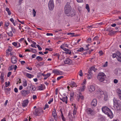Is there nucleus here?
Listing matches in <instances>:
<instances>
[{"label": "nucleus", "mask_w": 121, "mask_h": 121, "mask_svg": "<svg viewBox=\"0 0 121 121\" xmlns=\"http://www.w3.org/2000/svg\"><path fill=\"white\" fill-rule=\"evenodd\" d=\"M85 82H83V84L81 87L80 89H79V90L82 91H84L85 88Z\"/></svg>", "instance_id": "obj_16"}, {"label": "nucleus", "mask_w": 121, "mask_h": 121, "mask_svg": "<svg viewBox=\"0 0 121 121\" xmlns=\"http://www.w3.org/2000/svg\"><path fill=\"white\" fill-rule=\"evenodd\" d=\"M64 61L65 64H69L70 65L72 63V60L69 58H66Z\"/></svg>", "instance_id": "obj_10"}, {"label": "nucleus", "mask_w": 121, "mask_h": 121, "mask_svg": "<svg viewBox=\"0 0 121 121\" xmlns=\"http://www.w3.org/2000/svg\"><path fill=\"white\" fill-rule=\"evenodd\" d=\"M74 93L73 92H71L70 94V99L73 98L74 97Z\"/></svg>", "instance_id": "obj_25"}, {"label": "nucleus", "mask_w": 121, "mask_h": 121, "mask_svg": "<svg viewBox=\"0 0 121 121\" xmlns=\"http://www.w3.org/2000/svg\"><path fill=\"white\" fill-rule=\"evenodd\" d=\"M117 92L119 98L121 100V90L120 89L118 88L117 89Z\"/></svg>", "instance_id": "obj_15"}, {"label": "nucleus", "mask_w": 121, "mask_h": 121, "mask_svg": "<svg viewBox=\"0 0 121 121\" xmlns=\"http://www.w3.org/2000/svg\"><path fill=\"white\" fill-rule=\"evenodd\" d=\"M114 83L115 84H117L118 82V80L117 79H115L113 80Z\"/></svg>", "instance_id": "obj_50"}, {"label": "nucleus", "mask_w": 121, "mask_h": 121, "mask_svg": "<svg viewBox=\"0 0 121 121\" xmlns=\"http://www.w3.org/2000/svg\"><path fill=\"white\" fill-rule=\"evenodd\" d=\"M48 108V104H46L45 105V107L44 108V109L45 110L46 108Z\"/></svg>", "instance_id": "obj_63"}, {"label": "nucleus", "mask_w": 121, "mask_h": 121, "mask_svg": "<svg viewBox=\"0 0 121 121\" xmlns=\"http://www.w3.org/2000/svg\"><path fill=\"white\" fill-rule=\"evenodd\" d=\"M51 74V73H48L47 74H44L43 73L42 74V75L45 77L44 78V79L45 80L47 79L48 77H49L50 76Z\"/></svg>", "instance_id": "obj_18"}, {"label": "nucleus", "mask_w": 121, "mask_h": 121, "mask_svg": "<svg viewBox=\"0 0 121 121\" xmlns=\"http://www.w3.org/2000/svg\"><path fill=\"white\" fill-rule=\"evenodd\" d=\"M116 55L117 57L121 56V54L119 52H117Z\"/></svg>", "instance_id": "obj_42"}, {"label": "nucleus", "mask_w": 121, "mask_h": 121, "mask_svg": "<svg viewBox=\"0 0 121 121\" xmlns=\"http://www.w3.org/2000/svg\"><path fill=\"white\" fill-rule=\"evenodd\" d=\"M63 74V72L60 71L58 70V74L61 75Z\"/></svg>", "instance_id": "obj_41"}, {"label": "nucleus", "mask_w": 121, "mask_h": 121, "mask_svg": "<svg viewBox=\"0 0 121 121\" xmlns=\"http://www.w3.org/2000/svg\"><path fill=\"white\" fill-rule=\"evenodd\" d=\"M71 87H75L76 85V83L74 82L71 81L70 83Z\"/></svg>", "instance_id": "obj_21"}, {"label": "nucleus", "mask_w": 121, "mask_h": 121, "mask_svg": "<svg viewBox=\"0 0 121 121\" xmlns=\"http://www.w3.org/2000/svg\"><path fill=\"white\" fill-rule=\"evenodd\" d=\"M76 0L78 3H81L83 2V0Z\"/></svg>", "instance_id": "obj_64"}, {"label": "nucleus", "mask_w": 121, "mask_h": 121, "mask_svg": "<svg viewBox=\"0 0 121 121\" xmlns=\"http://www.w3.org/2000/svg\"><path fill=\"white\" fill-rule=\"evenodd\" d=\"M9 23L8 22H6L5 23V25L6 27H7L9 26Z\"/></svg>", "instance_id": "obj_54"}, {"label": "nucleus", "mask_w": 121, "mask_h": 121, "mask_svg": "<svg viewBox=\"0 0 121 121\" xmlns=\"http://www.w3.org/2000/svg\"><path fill=\"white\" fill-rule=\"evenodd\" d=\"M76 109H74L73 111V115H75L76 114Z\"/></svg>", "instance_id": "obj_53"}, {"label": "nucleus", "mask_w": 121, "mask_h": 121, "mask_svg": "<svg viewBox=\"0 0 121 121\" xmlns=\"http://www.w3.org/2000/svg\"><path fill=\"white\" fill-rule=\"evenodd\" d=\"M60 48L63 49L66 52V54H70L71 53V52L69 49H67L63 47V45H61L60 46Z\"/></svg>", "instance_id": "obj_11"}, {"label": "nucleus", "mask_w": 121, "mask_h": 121, "mask_svg": "<svg viewBox=\"0 0 121 121\" xmlns=\"http://www.w3.org/2000/svg\"><path fill=\"white\" fill-rule=\"evenodd\" d=\"M48 8L49 10H52L54 7V4L53 0H50L48 4Z\"/></svg>", "instance_id": "obj_8"}, {"label": "nucleus", "mask_w": 121, "mask_h": 121, "mask_svg": "<svg viewBox=\"0 0 121 121\" xmlns=\"http://www.w3.org/2000/svg\"><path fill=\"white\" fill-rule=\"evenodd\" d=\"M64 11L65 14L67 16L73 17L75 15V12L74 10H72L70 3L69 2L67 3L65 6Z\"/></svg>", "instance_id": "obj_1"}, {"label": "nucleus", "mask_w": 121, "mask_h": 121, "mask_svg": "<svg viewBox=\"0 0 121 121\" xmlns=\"http://www.w3.org/2000/svg\"><path fill=\"white\" fill-rule=\"evenodd\" d=\"M46 35L47 36H52L53 35V34L52 33H47Z\"/></svg>", "instance_id": "obj_62"}, {"label": "nucleus", "mask_w": 121, "mask_h": 121, "mask_svg": "<svg viewBox=\"0 0 121 121\" xmlns=\"http://www.w3.org/2000/svg\"><path fill=\"white\" fill-rule=\"evenodd\" d=\"M63 46H64L65 47H66L67 48H68V44L66 43H64V44L62 45Z\"/></svg>", "instance_id": "obj_59"}, {"label": "nucleus", "mask_w": 121, "mask_h": 121, "mask_svg": "<svg viewBox=\"0 0 121 121\" xmlns=\"http://www.w3.org/2000/svg\"><path fill=\"white\" fill-rule=\"evenodd\" d=\"M5 9L6 11L7 12L8 15H10L11 14V12L9 10V9L7 7Z\"/></svg>", "instance_id": "obj_24"}, {"label": "nucleus", "mask_w": 121, "mask_h": 121, "mask_svg": "<svg viewBox=\"0 0 121 121\" xmlns=\"http://www.w3.org/2000/svg\"><path fill=\"white\" fill-rule=\"evenodd\" d=\"M99 53L100 56H101L103 54V52L102 51H99Z\"/></svg>", "instance_id": "obj_51"}, {"label": "nucleus", "mask_w": 121, "mask_h": 121, "mask_svg": "<svg viewBox=\"0 0 121 121\" xmlns=\"http://www.w3.org/2000/svg\"><path fill=\"white\" fill-rule=\"evenodd\" d=\"M23 86L25 87L27 85V83L26 81H25L23 82Z\"/></svg>", "instance_id": "obj_35"}, {"label": "nucleus", "mask_w": 121, "mask_h": 121, "mask_svg": "<svg viewBox=\"0 0 121 121\" xmlns=\"http://www.w3.org/2000/svg\"><path fill=\"white\" fill-rule=\"evenodd\" d=\"M12 44L15 47L17 45V43L15 42L13 43H12Z\"/></svg>", "instance_id": "obj_57"}, {"label": "nucleus", "mask_w": 121, "mask_h": 121, "mask_svg": "<svg viewBox=\"0 0 121 121\" xmlns=\"http://www.w3.org/2000/svg\"><path fill=\"white\" fill-rule=\"evenodd\" d=\"M114 107L115 109L117 111H119L121 109V105L120 101L119 100H117L114 98L113 100Z\"/></svg>", "instance_id": "obj_3"}, {"label": "nucleus", "mask_w": 121, "mask_h": 121, "mask_svg": "<svg viewBox=\"0 0 121 121\" xmlns=\"http://www.w3.org/2000/svg\"><path fill=\"white\" fill-rule=\"evenodd\" d=\"M10 82H9L8 83L7 82H5V86L6 87H7L9 85Z\"/></svg>", "instance_id": "obj_43"}, {"label": "nucleus", "mask_w": 121, "mask_h": 121, "mask_svg": "<svg viewBox=\"0 0 121 121\" xmlns=\"http://www.w3.org/2000/svg\"><path fill=\"white\" fill-rule=\"evenodd\" d=\"M99 38L98 36H96L94 38L93 40L94 41L97 40Z\"/></svg>", "instance_id": "obj_48"}, {"label": "nucleus", "mask_w": 121, "mask_h": 121, "mask_svg": "<svg viewBox=\"0 0 121 121\" xmlns=\"http://www.w3.org/2000/svg\"><path fill=\"white\" fill-rule=\"evenodd\" d=\"M0 79H4V74L3 73L1 74V75L0 77Z\"/></svg>", "instance_id": "obj_47"}, {"label": "nucleus", "mask_w": 121, "mask_h": 121, "mask_svg": "<svg viewBox=\"0 0 121 121\" xmlns=\"http://www.w3.org/2000/svg\"><path fill=\"white\" fill-rule=\"evenodd\" d=\"M79 97L80 99H84V97L81 94H80L79 95Z\"/></svg>", "instance_id": "obj_30"}, {"label": "nucleus", "mask_w": 121, "mask_h": 121, "mask_svg": "<svg viewBox=\"0 0 121 121\" xmlns=\"http://www.w3.org/2000/svg\"><path fill=\"white\" fill-rule=\"evenodd\" d=\"M61 118H62V120L63 121H65V118L63 116V115L62 113V112H61Z\"/></svg>", "instance_id": "obj_32"}, {"label": "nucleus", "mask_w": 121, "mask_h": 121, "mask_svg": "<svg viewBox=\"0 0 121 121\" xmlns=\"http://www.w3.org/2000/svg\"><path fill=\"white\" fill-rule=\"evenodd\" d=\"M117 58L118 61L121 62V56L117 57Z\"/></svg>", "instance_id": "obj_49"}, {"label": "nucleus", "mask_w": 121, "mask_h": 121, "mask_svg": "<svg viewBox=\"0 0 121 121\" xmlns=\"http://www.w3.org/2000/svg\"><path fill=\"white\" fill-rule=\"evenodd\" d=\"M48 50L50 51H52V49L51 48H46L45 49V50Z\"/></svg>", "instance_id": "obj_56"}, {"label": "nucleus", "mask_w": 121, "mask_h": 121, "mask_svg": "<svg viewBox=\"0 0 121 121\" xmlns=\"http://www.w3.org/2000/svg\"><path fill=\"white\" fill-rule=\"evenodd\" d=\"M11 62L14 64L16 63L17 61V59L15 56H12L11 59Z\"/></svg>", "instance_id": "obj_12"}, {"label": "nucleus", "mask_w": 121, "mask_h": 121, "mask_svg": "<svg viewBox=\"0 0 121 121\" xmlns=\"http://www.w3.org/2000/svg\"><path fill=\"white\" fill-rule=\"evenodd\" d=\"M86 9H87L88 12H89L90 11V9L89 5L88 4H86Z\"/></svg>", "instance_id": "obj_29"}, {"label": "nucleus", "mask_w": 121, "mask_h": 121, "mask_svg": "<svg viewBox=\"0 0 121 121\" xmlns=\"http://www.w3.org/2000/svg\"><path fill=\"white\" fill-rule=\"evenodd\" d=\"M30 88H31L32 90V91H35L36 89V87L35 86L33 85H31Z\"/></svg>", "instance_id": "obj_22"}, {"label": "nucleus", "mask_w": 121, "mask_h": 121, "mask_svg": "<svg viewBox=\"0 0 121 121\" xmlns=\"http://www.w3.org/2000/svg\"><path fill=\"white\" fill-rule=\"evenodd\" d=\"M37 98V96L36 95H33V99H36Z\"/></svg>", "instance_id": "obj_61"}, {"label": "nucleus", "mask_w": 121, "mask_h": 121, "mask_svg": "<svg viewBox=\"0 0 121 121\" xmlns=\"http://www.w3.org/2000/svg\"><path fill=\"white\" fill-rule=\"evenodd\" d=\"M26 76L29 78H31L34 77V75L31 74L26 73Z\"/></svg>", "instance_id": "obj_20"}, {"label": "nucleus", "mask_w": 121, "mask_h": 121, "mask_svg": "<svg viewBox=\"0 0 121 121\" xmlns=\"http://www.w3.org/2000/svg\"><path fill=\"white\" fill-rule=\"evenodd\" d=\"M79 75L80 76H82L83 75V73L82 70H80V71L79 72Z\"/></svg>", "instance_id": "obj_44"}, {"label": "nucleus", "mask_w": 121, "mask_h": 121, "mask_svg": "<svg viewBox=\"0 0 121 121\" xmlns=\"http://www.w3.org/2000/svg\"><path fill=\"white\" fill-rule=\"evenodd\" d=\"M30 91L28 90H23L21 91V93L22 96H26L30 93Z\"/></svg>", "instance_id": "obj_9"}, {"label": "nucleus", "mask_w": 121, "mask_h": 121, "mask_svg": "<svg viewBox=\"0 0 121 121\" xmlns=\"http://www.w3.org/2000/svg\"><path fill=\"white\" fill-rule=\"evenodd\" d=\"M29 101L28 100H24L22 103V106L24 107H25L27 105Z\"/></svg>", "instance_id": "obj_19"}, {"label": "nucleus", "mask_w": 121, "mask_h": 121, "mask_svg": "<svg viewBox=\"0 0 121 121\" xmlns=\"http://www.w3.org/2000/svg\"><path fill=\"white\" fill-rule=\"evenodd\" d=\"M108 96L107 95H104V99L105 101H106L108 100Z\"/></svg>", "instance_id": "obj_37"}, {"label": "nucleus", "mask_w": 121, "mask_h": 121, "mask_svg": "<svg viewBox=\"0 0 121 121\" xmlns=\"http://www.w3.org/2000/svg\"><path fill=\"white\" fill-rule=\"evenodd\" d=\"M58 70H54L53 71V73L56 74H58Z\"/></svg>", "instance_id": "obj_58"}, {"label": "nucleus", "mask_w": 121, "mask_h": 121, "mask_svg": "<svg viewBox=\"0 0 121 121\" xmlns=\"http://www.w3.org/2000/svg\"><path fill=\"white\" fill-rule=\"evenodd\" d=\"M91 38H89L87 40L86 42L87 43H90L91 42Z\"/></svg>", "instance_id": "obj_36"}, {"label": "nucleus", "mask_w": 121, "mask_h": 121, "mask_svg": "<svg viewBox=\"0 0 121 121\" xmlns=\"http://www.w3.org/2000/svg\"><path fill=\"white\" fill-rule=\"evenodd\" d=\"M67 99L68 98L67 96L63 97L62 98H60V100H61L63 102H65L66 104L67 103Z\"/></svg>", "instance_id": "obj_17"}, {"label": "nucleus", "mask_w": 121, "mask_h": 121, "mask_svg": "<svg viewBox=\"0 0 121 121\" xmlns=\"http://www.w3.org/2000/svg\"><path fill=\"white\" fill-rule=\"evenodd\" d=\"M43 110L42 109L40 108H37L33 112V114L35 116H39L42 114Z\"/></svg>", "instance_id": "obj_6"}, {"label": "nucleus", "mask_w": 121, "mask_h": 121, "mask_svg": "<svg viewBox=\"0 0 121 121\" xmlns=\"http://www.w3.org/2000/svg\"><path fill=\"white\" fill-rule=\"evenodd\" d=\"M97 103V100L96 99H94L92 100L91 103V105L93 107H95Z\"/></svg>", "instance_id": "obj_13"}, {"label": "nucleus", "mask_w": 121, "mask_h": 121, "mask_svg": "<svg viewBox=\"0 0 121 121\" xmlns=\"http://www.w3.org/2000/svg\"><path fill=\"white\" fill-rule=\"evenodd\" d=\"M56 110H55L53 112H52V115L53 116H56Z\"/></svg>", "instance_id": "obj_34"}, {"label": "nucleus", "mask_w": 121, "mask_h": 121, "mask_svg": "<svg viewBox=\"0 0 121 121\" xmlns=\"http://www.w3.org/2000/svg\"><path fill=\"white\" fill-rule=\"evenodd\" d=\"M117 56V55L115 53L113 54L112 55V57L113 58H115Z\"/></svg>", "instance_id": "obj_60"}, {"label": "nucleus", "mask_w": 121, "mask_h": 121, "mask_svg": "<svg viewBox=\"0 0 121 121\" xmlns=\"http://www.w3.org/2000/svg\"><path fill=\"white\" fill-rule=\"evenodd\" d=\"M84 50V48H83L82 47L78 49L77 51L78 52H81Z\"/></svg>", "instance_id": "obj_27"}, {"label": "nucleus", "mask_w": 121, "mask_h": 121, "mask_svg": "<svg viewBox=\"0 0 121 121\" xmlns=\"http://www.w3.org/2000/svg\"><path fill=\"white\" fill-rule=\"evenodd\" d=\"M89 91L90 92H93L95 90V87L93 85H91L89 88Z\"/></svg>", "instance_id": "obj_14"}, {"label": "nucleus", "mask_w": 121, "mask_h": 121, "mask_svg": "<svg viewBox=\"0 0 121 121\" xmlns=\"http://www.w3.org/2000/svg\"><path fill=\"white\" fill-rule=\"evenodd\" d=\"M12 31L14 33H16V30L13 27H11Z\"/></svg>", "instance_id": "obj_45"}, {"label": "nucleus", "mask_w": 121, "mask_h": 121, "mask_svg": "<svg viewBox=\"0 0 121 121\" xmlns=\"http://www.w3.org/2000/svg\"><path fill=\"white\" fill-rule=\"evenodd\" d=\"M62 30L61 29H60L59 30V29H57L56 30H54V31L55 32H57L59 31H62Z\"/></svg>", "instance_id": "obj_38"}, {"label": "nucleus", "mask_w": 121, "mask_h": 121, "mask_svg": "<svg viewBox=\"0 0 121 121\" xmlns=\"http://www.w3.org/2000/svg\"><path fill=\"white\" fill-rule=\"evenodd\" d=\"M106 77V75L103 73H99L97 76V79L100 82H102L104 81L105 80Z\"/></svg>", "instance_id": "obj_5"}, {"label": "nucleus", "mask_w": 121, "mask_h": 121, "mask_svg": "<svg viewBox=\"0 0 121 121\" xmlns=\"http://www.w3.org/2000/svg\"><path fill=\"white\" fill-rule=\"evenodd\" d=\"M33 17H35L36 16V12L35 11V9H33Z\"/></svg>", "instance_id": "obj_33"}, {"label": "nucleus", "mask_w": 121, "mask_h": 121, "mask_svg": "<svg viewBox=\"0 0 121 121\" xmlns=\"http://www.w3.org/2000/svg\"><path fill=\"white\" fill-rule=\"evenodd\" d=\"M53 55L54 56H56L57 57L58 59H59V56H60V55L59 54V53H54L53 54Z\"/></svg>", "instance_id": "obj_26"}, {"label": "nucleus", "mask_w": 121, "mask_h": 121, "mask_svg": "<svg viewBox=\"0 0 121 121\" xmlns=\"http://www.w3.org/2000/svg\"><path fill=\"white\" fill-rule=\"evenodd\" d=\"M44 63V62H40L36 66L38 65L39 66H42L43 65Z\"/></svg>", "instance_id": "obj_28"}, {"label": "nucleus", "mask_w": 121, "mask_h": 121, "mask_svg": "<svg viewBox=\"0 0 121 121\" xmlns=\"http://www.w3.org/2000/svg\"><path fill=\"white\" fill-rule=\"evenodd\" d=\"M86 112L87 113L92 116H93L95 114L94 110H92L91 108H88L86 109Z\"/></svg>", "instance_id": "obj_7"}, {"label": "nucleus", "mask_w": 121, "mask_h": 121, "mask_svg": "<svg viewBox=\"0 0 121 121\" xmlns=\"http://www.w3.org/2000/svg\"><path fill=\"white\" fill-rule=\"evenodd\" d=\"M97 70V69L94 66H92L90 68L88 72L87 77L89 79H91L92 75V71H93L94 72H95Z\"/></svg>", "instance_id": "obj_4"}, {"label": "nucleus", "mask_w": 121, "mask_h": 121, "mask_svg": "<svg viewBox=\"0 0 121 121\" xmlns=\"http://www.w3.org/2000/svg\"><path fill=\"white\" fill-rule=\"evenodd\" d=\"M53 98H52L50 99L49 101L48 102V104H51V102H52L53 101Z\"/></svg>", "instance_id": "obj_46"}, {"label": "nucleus", "mask_w": 121, "mask_h": 121, "mask_svg": "<svg viewBox=\"0 0 121 121\" xmlns=\"http://www.w3.org/2000/svg\"><path fill=\"white\" fill-rule=\"evenodd\" d=\"M108 62L106 61L105 63L103 65V66L104 67H106L107 66Z\"/></svg>", "instance_id": "obj_52"}, {"label": "nucleus", "mask_w": 121, "mask_h": 121, "mask_svg": "<svg viewBox=\"0 0 121 121\" xmlns=\"http://www.w3.org/2000/svg\"><path fill=\"white\" fill-rule=\"evenodd\" d=\"M102 109L103 112L107 114L110 118H112L113 115L112 112L108 107L106 106L103 107Z\"/></svg>", "instance_id": "obj_2"}, {"label": "nucleus", "mask_w": 121, "mask_h": 121, "mask_svg": "<svg viewBox=\"0 0 121 121\" xmlns=\"http://www.w3.org/2000/svg\"><path fill=\"white\" fill-rule=\"evenodd\" d=\"M38 90H43V86L42 85L39 86L38 87Z\"/></svg>", "instance_id": "obj_39"}, {"label": "nucleus", "mask_w": 121, "mask_h": 121, "mask_svg": "<svg viewBox=\"0 0 121 121\" xmlns=\"http://www.w3.org/2000/svg\"><path fill=\"white\" fill-rule=\"evenodd\" d=\"M32 52L34 53H36V51L35 49H33L32 48H30Z\"/></svg>", "instance_id": "obj_40"}, {"label": "nucleus", "mask_w": 121, "mask_h": 121, "mask_svg": "<svg viewBox=\"0 0 121 121\" xmlns=\"http://www.w3.org/2000/svg\"><path fill=\"white\" fill-rule=\"evenodd\" d=\"M36 59L39 61H41L43 60L42 57L39 56L36 57Z\"/></svg>", "instance_id": "obj_23"}, {"label": "nucleus", "mask_w": 121, "mask_h": 121, "mask_svg": "<svg viewBox=\"0 0 121 121\" xmlns=\"http://www.w3.org/2000/svg\"><path fill=\"white\" fill-rule=\"evenodd\" d=\"M7 34L8 35L11 36H12L13 35L12 31H10L9 32L7 33Z\"/></svg>", "instance_id": "obj_31"}, {"label": "nucleus", "mask_w": 121, "mask_h": 121, "mask_svg": "<svg viewBox=\"0 0 121 121\" xmlns=\"http://www.w3.org/2000/svg\"><path fill=\"white\" fill-rule=\"evenodd\" d=\"M63 76H60L58 77L57 78V80H60V79H61V78H63Z\"/></svg>", "instance_id": "obj_55"}]
</instances>
